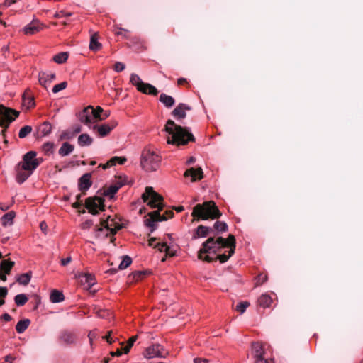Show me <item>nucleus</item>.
<instances>
[{
  "label": "nucleus",
  "instance_id": "f257e3e1",
  "mask_svg": "<svg viewBox=\"0 0 363 363\" xmlns=\"http://www.w3.org/2000/svg\"><path fill=\"white\" fill-rule=\"evenodd\" d=\"M235 249V238L233 235H229L227 239L210 237L202 244L198 258L207 262L219 259L224 263L234 254Z\"/></svg>",
  "mask_w": 363,
  "mask_h": 363
},
{
  "label": "nucleus",
  "instance_id": "f03ea898",
  "mask_svg": "<svg viewBox=\"0 0 363 363\" xmlns=\"http://www.w3.org/2000/svg\"><path fill=\"white\" fill-rule=\"evenodd\" d=\"M165 130L169 135L167 138L168 144L185 145L189 141H194L195 140L189 128H183L181 125H177L172 120L167 121L165 125Z\"/></svg>",
  "mask_w": 363,
  "mask_h": 363
},
{
  "label": "nucleus",
  "instance_id": "7ed1b4c3",
  "mask_svg": "<svg viewBox=\"0 0 363 363\" xmlns=\"http://www.w3.org/2000/svg\"><path fill=\"white\" fill-rule=\"evenodd\" d=\"M191 215L194 219L207 220L208 218H218L221 216V213L215 203L210 201L195 206Z\"/></svg>",
  "mask_w": 363,
  "mask_h": 363
},
{
  "label": "nucleus",
  "instance_id": "20e7f679",
  "mask_svg": "<svg viewBox=\"0 0 363 363\" xmlns=\"http://www.w3.org/2000/svg\"><path fill=\"white\" fill-rule=\"evenodd\" d=\"M161 156L150 147H145L140 156V165L145 172H155L160 166Z\"/></svg>",
  "mask_w": 363,
  "mask_h": 363
},
{
  "label": "nucleus",
  "instance_id": "39448f33",
  "mask_svg": "<svg viewBox=\"0 0 363 363\" xmlns=\"http://www.w3.org/2000/svg\"><path fill=\"white\" fill-rule=\"evenodd\" d=\"M36 155L35 151L28 152L23 155L22 161L18 164V166L26 171L33 172L43 161L42 158H37Z\"/></svg>",
  "mask_w": 363,
  "mask_h": 363
},
{
  "label": "nucleus",
  "instance_id": "423d86ee",
  "mask_svg": "<svg viewBox=\"0 0 363 363\" xmlns=\"http://www.w3.org/2000/svg\"><path fill=\"white\" fill-rule=\"evenodd\" d=\"M130 82L136 87L137 90L145 94L156 96L158 91L156 87L149 83H145L140 77L135 73H132L130 77Z\"/></svg>",
  "mask_w": 363,
  "mask_h": 363
},
{
  "label": "nucleus",
  "instance_id": "0eeeda50",
  "mask_svg": "<svg viewBox=\"0 0 363 363\" xmlns=\"http://www.w3.org/2000/svg\"><path fill=\"white\" fill-rule=\"evenodd\" d=\"M142 199L153 208L161 209L162 207V197L155 192L152 187H146L145 192L142 194Z\"/></svg>",
  "mask_w": 363,
  "mask_h": 363
},
{
  "label": "nucleus",
  "instance_id": "6e6552de",
  "mask_svg": "<svg viewBox=\"0 0 363 363\" xmlns=\"http://www.w3.org/2000/svg\"><path fill=\"white\" fill-rule=\"evenodd\" d=\"M78 118L80 122L88 126L90 129L99 121L98 113L95 112L94 108L91 106H88L79 112Z\"/></svg>",
  "mask_w": 363,
  "mask_h": 363
},
{
  "label": "nucleus",
  "instance_id": "1a4fd4ad",
  "mask_svg": "<svg viewBox=\"0 0 363 363\" xmlns=\"http://www.w3.org/2000/svg\"><path fill=\"white\" fill-rule=\"evenodd\" d=\"M18 115V111L0 105V126L7 128Z\"/></svg>",
  "mask_w": 363,
  "mask_h": 363
},
{
  "label": "nucleus",
  "instance_id": "9d476101",
  "mask_svg": "<svg viewBox=\"0 0 363 363\" xmlns=\"http://www.w3.org/2000/svg\"><path fill=\"white\" fill-rule=\"evenodd\" d=\"M252 354L255 359V363H274V359H266L264 346L260 342H253L252 344Z\"/></svg>",
  "mask_w": 363,
  "mask_h": 363
},
{
  "label": "nucleus",
  "instance_id": "9b49d317",
  "mask_svg": "<svg viewBox=\"0 0 363 363\" xmlns=\"http://www.w3.org/2000/svg\"><path fill=\"white\" fill-rule=\"evenodd\" d=\"M168 355V352L164 350L163 346L160 344H153L148 347L145 352L144 357L147 359L155 357L165 358Z\"/></svg>",
  "mask_w": 363,
  "mask_h": 363
},
{
  "label": "nucleus",
  "instance_id": "f8f14e48",
  "mask_svg": "<svg viewBox=\"0 0 363 363\" xmlns=\"http://www.w3.org/2000/svg\"><path fill=\"white\" fill-rule=\"evenodd\" d=\"M104 199L101 197L88 198L86 200V208L93 215L98 213L99 211H104Z\"/></svg>",
  "mask_w": 363,
  "mask_h": 363
},
{
  "label": "nucleus",
  "instance_id": "ddd939ff",
  "mask_svg": "<svg viewBox=\"0 0 363 363\" xmlns=\"http://www.w3.org/2000/svg\"><path fill=\"white\" fill-rule=\"evenodd\" d=\"M150 218L145 220L146 226L151 228V231H154L156 228V222L166 220L167 218L160 215L157 211H155L149 213Z\"/></svg>",
  "mask_w": 363,
  "mask_h": 363
},
{
  "label": "nucleus",
  "instance_id": "4468645a",
  "mask_svg": "<svg viewBox=\"0 0 363 363\" xmlns=\"http://www.w3.org/2000/svg\"><path fill=\"white\" fill-rule=\"evenodd\" d=\"M56 75L54 72L49 71H40L38 73V81L41 86L45 88L49 86L50 83L55 80Z\"/></svg>",
  "mask_w": 363,
  "mask_h": 363
},
{
  "label": "nucleus",
  "instance_id": "2eb2a0df",
  "mask_svg": "<svg viewBox=\"0 0 363 363\" xmlns=\"http://www.w3.org/2000/svg\"><path fill=\"white\" fill-rule=\"evenodd\" d=\"M59 340L65 344L72 345L76 342L77 336L74 332L65 330L60 333Z\"/></svg>",
  "mask_w": 363,
  "mask_h": 363
},
{
  "label": "nucleus",
  "instance_id": "dca6fc26",
  "mask_svg": "<svg viewBox=\"0 0 363 363\" xmlns=\"http://www.w3.org/2000/svg\"><path fill=\"white\" fill-rule=\"evenodd\" d=\"M191 109V107L188 105L180 103L179 105L173 110L172 114V116L177 120L184 119L186 116V111H189Z\"/></svg>",
  "mask_w": 363,
  "mask_h": 363
},
{
  "label": "nucleus",
  "instance_id": "f3484780",
  "mask_svg": "<svg viewBox=\"0 0 363 363\" xmlns=\"http://www.w3.org/2000/svg\"><path fill=\"white\" fill-rule=\"evenodd\" d=\"M184 177H191V182L200 180L203 178V170L201 167L197 169L190 168L185 172Z\"/></svg>",
  "mask_w": 363,
  "mask_h": 363
},
{
  "label": "nucleus",
  "instance_id": "a211bd4d",
  "mask_svg": "<svg viewBox=\"0 0 363 363\" xmlns=\"http://www.w3.org/2000/svg\"><path fill=\"white\" fill-rule=\"evenodd\" d=\"M91 174L86 173L82 175L79 180V189L81 191H87L91 186Z\"/></svg>",
  "mask_w": 363,
  "mask_h": 363
},
{
  "label": "nucleus",
  "instance_id": "6ab92c4d",
  "mask_svg": "<svg viewBox=\"0 0 363 363\" xmlns=\"http://www.w3.org/2000/svg\"><path fill=\"white\" fill-rule=\"evenodd\" d=\"M16 182L21 184L24 182H26L28 177L33 174L31 172L26 171L25 169H21L18 165L16 167Z\"/></svg>",
  "mask_w": 363,
  "mask_h": 363
},
{
  "label": "nucleus",
  "instance_id": "aec40b11",
  "mask_svg": "<svg viewBox=\"0 0 363 363\" xmlns=\"http://www.w3.org/2000/svg\"><path fill=\"white\" fill-rule=\"evenodd\" d=\"M81 282L86 284L88 289H90L95 284L94 275L90 273H84L79 275Z\"/></svg>",
  "mask_w": 363,
  "mask_h": 363
},
{
  "label": "nucleus",
  "instance_id": "412c9836",
  "mask_svg": "<svg viewBox=\"0 0 363 363\" xmlns=\"http://www.w3.org/2000/svg\"><path fill=\"white\" fill-rule=\"evenodd\" d=\"M122 186L123 184L120 182H116L113 184H111L104 190L103 195L106 197H108L109 199H112L114 197L115 194Z\"/></svg>",
  "mask_w": 363,
  "mask_h": 363
},
{
  "label": "nucleus",
  "instance_id": "4be33fe9",
  "mask_svg": "<svg viewBox=\"0 0 363 363\" xmlns=\"http://www.w3.org/2000/svg\"><path fill=\"white\" fill-rule=\"evenodd\" d=\"M211 231H212L211 228L204 225H199L197 227L193 234V239L205 238L209 234Z\"/></svg>",
  "mask_w": 363,
  "mask_h": 363
},
{
  "label": "nucleus",
  "instance_id": "5701e85b",
  "mask_svg": "<svg viewBox=\"0 0 363 363\" xmlns=\"http://www.w3.org/2000/svg\"><path fill=\"white\" fill-rule=\"evenodd\" d=\"M91 129L94 131H96L97 133V134L99 135V136L101 138L106 136L111 132L109 127H108L106 125H105V123L99 125H96V124L93 125V127L91 128Z\"/></svg>",
  "mask_w": 363,
  "mask_h": 363
},
{
  "label": "nucleus",
  "instance_id": "b1692460",
  "mask_svg": "<svg viewBox=\"0 0 363 363\" xmlns=\"http://www.w3.org/2000/svg\"><path fill=\"white\" fill-rule=\"evenodd\" d=\"M74 149V146L67 142L63 143L60 148L59 149L58 153L62 157H65L71 154Z\"/></svg>",
  "mask_w": 363,
  "mask_h": 363
},
{
  "label": "nucleus",
  "instance_id": "393cba45",
  "mask_svg": "<svg viewBox=\"0 0 363 363\" xmlns=\"http://www.w3.org/2000/svg\"><path fill=\"white\" fill-rule=\"evenodd\" d=\"M160 101L167 108H171L174 105V99L166 94H161L160 96Z\"/></svg>",
  "mask_w": 363,
  "mask_h": 363
},
{
  "label": "nucleus",
  "instance_id": "a878e982",
  "mask_svg": "<svg viewBox=\"0 0 363 363\" xmlns=\"http://www.w3.org/2000/svg\"><path fill=\"white\" fill-rule=\"evenodd\" d=\"M155 247H157L160 252H166L169 256L172 257L176 255V250L172 248L167 243H157Z\"/></svg>",
  "mask_w": 363,
  "mask_h": 363
},
{
  "label": "nucleus",
  "instance_id": "bb28decb",
  "mask_svg": "<svg viewBox=\"0 0 363 363\" xmlns=\"http://www.w3.org/2000/svg\"><path fill=\"white\" fill-rule=\"evenodd\" d=\"M93 143V138L86 133L81 134L78 137V144L81 147L89 146Z\"/></svg>",
  "mask_w": 363,
  "mask_h": 363
},
{
  "label": "nucleus",
  "instance_id": "cd10ccee",
  "mask_svg": "<svg viewBox=\"0 0 363 363\" xmlns=\"http://www.w3.org/2000/svg\"><path fill=\"white\" fill-rule=\"evenodd\" d=\"M98 35L96 33L91 35L89 43V49L92 51H97L101 49L102 45L98 40Z\"/></svg>",
  "mask_w": 363,
  "mask_h": 363
},
{
  "label": "nucleus",
  "instance_id": "c85d7f7f",
  "mask_svg": "<svg viewBox=\"0 0 363 363\" xmlns=\"http://www.w3.org/2000/svg\"><path fill=\"white\" fill-rule=\"evenodd\" d=\"M272 302V297L267 294L261 295L258 299V303L262 308L269 307Z\"/></svg>",
  "mask_w": 363,
  "mask_h": 363
},
{
  "label": "nucleus",
  "instance_id": "c756f323",
  "mask_svg": "<svg viewBox=\"0 0 363 363\" xmlns=\"http://www.w3.org/2000/svg\"><path fill=\"white\" fill-rule=\"evenodd\" d=\"M65 298L62 292L58 290H53L50 296V301L54 303L62 302Z\"/></svg>",
  "mask_w": 363,
  "mask_h": 363
},
{
  "label": "nucleus",
  "instance_id": "7c9ffc66",
  "mask_svg": "<svg viewBox=\"0 0 363 363\" xmlns=\"http://www.w3.org/2000/svg\"><path fill=\"white\" fill-rule=\"evenodd\" d=\"M30 320L29 319H23L19 320L16 325V330L18 333H23L29 326Z\"/></svg>",
  "mask_w": 363,
  "mask_h": 363
},
{
  "label": "nucleus",
  "instance_id": "2f4dec72",
  "mask_svg": "<svg viewBox=\"0 0 363 363\" xmlns=\"http://www.w3.org/2000/svg\"><path fill=\"white\" fill-rule=\"evenodd\" d=\"M13 265H14V262H13V261L8 260V259L2 260L1 262V264H0V268H1L0 271L4 272L5 274H9Z\"/></svg>",
  "mask_w": 363,
  "mask_h": 363
},
{
  "label": "nucleus",
  "instance_id": "473e14b6",
  "mask_svg": "<svg viewBox=\"0 0 363 363\" xmlns=\"http://www.w3.org/2000/svg\"><path fill=\"white\" fill-rule=\"evenodd\" d=\"M40 28L36 23H30L24 27L23 30L26 35H33L40 30Z\"/></svg>",
  "mask_w": 363,
  "mask_h": 363
},
{
  "label": "nucleus",
  "instance_id": "72a5a7b5",
  "mask_svg": "<svg viewBox=\"0 0 363 363\" xmlns=\"http://www.w3.org/2000/svg\"><path fill=\"white\" fill-rule=\"evenodd\" d=\"M15 217V213L13 211H10L4 214L1 220V223L4 226H6L8 225H11L13 223V220Z\"/></svg>",
  "mask_w": 363,
  "mask_h": 363
},
{
  "label": "nucleus",
  "instance_id": "f704fd0d",
  "mask_svg": "<svg viewBox=\"0 0 363 363\" xmlns=\"http://www.w3.org/2000/svg\"><path fill=\"white\" fill-rule=\"evenodd\" d=\"M14 301L17 306H23L28 301V297L24 294H17L14 297Z\"/></svg>",
  "mask_w": 363,
  "mask_h": 363
},
{
  "label": "nucleus",
  "instance_id": "c9c22d12",
  "mask_svg": "<svg viewBox=\"0 0 363 363\" xmlns=\"http://www.w3.org/2000/svg\"><path fill=\"white\" fill-rule=\"evenodd\" d=\"M67 52H62L55 55L53 57V60L57 64H62L67 61Z\"/></svg>",
  "mask_w": 363,
  "mask_h": 363
},
{
  "label": "nucleus",
  "instance_id": "e433bc0d",
  "mask_svg": "<svg viewBox=\"0 0 363 363\" xmlns=\"http://www.w3.org/2000/svg\"><path fill=\"white\" fill-rule=\"evenodd\" d=\"M31 279V275L29 273H24L21 274L17 279V281L22 285L26 286L28 284Z\"/></svg>",
  "mask_w": 363,
  "mask_h": 363
},
{
  "label": "nucleus",
  "instance_id": "4c0bfd02",
  "mask_svg": "<svg viewBox=\"0 0 363 363\" xmlns=\"http://www.w3.org/2000/svg\"><path fill=\"white\" fill-rule=\"evenodd\" d=\"M132 263V259L130 257L125 255L123 257L122 261L121 262L118 268L120 269H125L128 267Z\"/></svg>",
  "mask_w": 363,
  "mask_h": 363
},
{
  "label": "nucleus",
  "instance_id": "58836bf2",
  "mask_svg": "<svg viewBox=\"0 0 363 363\" xmlns=\"http://www.w3.org/2000/svg\"><path fill=\"white\" fill-rule=\"evenodd\" d=\"M52 132V125L48 122H44L40 127V133L43 136L49 135Z\"/></svg>",
  "mask_w": 363,
  "mask_h": 363
},
{
  "label": "nucleus",
  "instance_id": "ea45409f",
  "mask_svg": "<svg viewBox=\"0 0 363 363\" xmlns=\"http://www.w3.org/2000/svg\"><path fill=\"white\" fill-rule=\"evenodd\" d=\"M54 144L51 142L45 143L42 146V150L46 155H50L52 153Z\"/></svg>",
  "mask_w": 363,
  "mask_h": 363
},
{
  "label": "nucleus",
  "instance_id": "a19ab883",
  "mask_svg": "<svg viewBox=\"0 0 363 363\" xmlns=\"http://www.w3.org/2000/svg\"><path fill=\"white\" fill-rule=\"evenodd\" d=\"M32 131V127L30 125H25L22 127L18 133V137L20 138H24L28 135Z\"/></svg>",
  "mask_w": 363,
  "mask_h": 363
},
{
  "label": "nucleus",
  "instance_id": "79ce46f5",
  "mask_svg": "<svg viewBox=\"0 0 363 363\" xmlns=\"http://www.w3.org/2000/svg\"><path fill=\"white\" fill-rule=\"evenodd\" d=\"M213 228L218 232H225L228 230V225L225 222L216 221Z\"/></svg>",
  "mask_w": 363,
  "mask_h": 363
},
{
  "label": "nucleus",
  "instance_id": "37998d69",
  "mask_svg": "<svg viewBox=\"0 0 363 363\" xmlns=\"http://www.w3.org/2000/svg\"><path fill=\"white\" fill-rule=\"evenodd\" d=\"M127 161V159L124 157L114 156L108 160L111 164V166L116 165V163L123 164Z\"/></svg>",
  "mask_w": 363,
  "mask_h": 363
},
{
  "label": "nucleus",
  "instance_id": "c03bdc74",
  "mask_svg": "<svg viewBox=\"0 0 363 363\" xmlns=\"http://www.w3.org/2000/svg\"><path fill=\"white\" fill-rule=\"evenodd\" d=\"M250 306V303L247 301H242L239 303L236 306V310L239 311L241 314L244 313L246 311L247 308Z\"/></svg>",
  "mask_w": 363,
  "mask_h": 363
},
{
  "label": "nucleus",
  "instance_id": "a18cd8bd",
  "mask_svg": "<svg viewBox=\"0 0 363 363\" xmlns=\"http://www.w3.org/2000/svg\"><path fill=\"white\" fill-rule=\"evenodd\" d=\"M67 86V83L66 82H62L60 84H55L52 87V92L54 94L58 93L59 91L65 89Z\"/></svg>",
  "mask_w": 363,
  "mask_h": 363
},
{
  "label": "nucleus",
  "instance_id": "49530a36",
  "mask_svg": "<svg viewBox=\"0 0 363 363\" xmlns=\"http://www.w3.org/2000/svg\"><path fill=\"white\" fill-rule=\"evenodd\" d=\"M72 15V13L67 12L64 10H61L60 11L56 12L54 14V17L56 18H68L70 17Z\"/></svg>",
  "mask_w": 363,
  "mask_h": 363
},
{
  "label": "nucleus",
  "instance_id": "de8ad7c7",
  "mask_svg": "<svg viewBox=\"0 0 363 363\" xmlns=\"http://www.w3.org/2000/svg\"><path fill=\"white\" fill-rule=\"evenodd\" d=\"M267 280V275H264L263 274H260L257 277L256 280V286L261 285L263 283H264Z\"/></svg>",
  "mask_w": 363,
  "mask_h": 363
},
{
  "label": "nucleus",
  "instance_id": "09e8293b",
  "mask_svg": "<svg viewBox=\"0 0 363 363\" xmlns=\"http://www.w3.org/2000/svg\"><path fill=\"white\" fill-rule=\"evenodd\" d=\"M125 67V64L123 62H117L114 65V70L116 72H122L123 70H124Z\"/></svg>",
  "mask_w": 363,
  "mask_h": 363
},
{
  "label": "nucleus",
  "instance_id": "8fccbe9b",
  "mask_svg": "<svg viewBox=\"0 0 363 363\" xmlns=\"http://www.w3.org/2000/svg\"><path fill=\"white\" fill-rule=\"evenodd\" d=\"M23 103L24 104L27 105L28 108H30L35 106L34 99L33 98L26 99V97L23 96Z\"/></svg>",
  "mask_w": 363,
  "mask_h": 363
},
{
  "label": "nucleus",
  "instance_id": "3c124183",
  "mask_svg": "<svg viewBox=\"0 0 363 363\" xmlns=\"http://www.w3.org/2000/svg\"><path fill=\"white\" fill-rule=\"evenodd\" d=\"M106 230V232H108V228L105 226L104 228H103L102 227H97L96 228V237H100V236H102L103 235V232ZM107 235V233H106V235Z\"/></svg>",
  "mask_w": 363,
  "mask_h": 363
},
{
  "label": "nucleus",
  "instance_id": "603ef678",
  "mask_svg": "<svg viewBox=\"0 0 363 363\" xmlns=\"http://www.w3.org/2000/svg\"><path fill=\"white\" fill-rule=\"evenodd\" d=\"M93 225L94 223L91 220H86L82 224V229H89Z\"/></svg>",
  "mask_w": 363,
  "mask_h": 363
},
{
  "label": "nucleus",
  "instance_id": "864d4df0",
  "mask_svg": "<svg viewBox=\"0 0 363 363\" xmlns=\"http://www.w3.org/2000/svg\"><path fill=\"white\" fill-rule=\"evenodd\" d=\"M108 127L110 128V131H111L113 129H114L117 125L118 122L116 120H111L109 122L105 123Z\"/></svg>",
  "mask_w": 363,
  "mask_h": 363
},
{
  "label": "nucleus",
  "instance_id": "5fc2aeb1",
  "mask_svg": "<svg viewBox=\"0 0 363 363\" xmlns=\"http://www.w3.org/2000/svg\"><path fill=\"white\" fill-rule=\"evenodd\" d=\"M8 294V289L5 286H0V298H4Z\"/></svg>",
  "mask_w": 363,
  "mask_h": 363
},
{
  "label": "nucleus",
  "instance_id": "6e6d98bb",
  "mask_svg": "<svg viewBox=\"0 0 363 363\" xmlns=\"http://www.w3.org/2000/svg\"><path fill=\"white\" fill-rule=\"evenodd\" d=\"M72 261L71 257H67L66 258L61 259L60 263L62 266L67 265Z\"/></svg>",
  "mask_w": 363,
  "mask_h": 363
},
{
  "label": "nucleus",
  "instance_id": "4d7b16f0",
  "mask_svg": "<svg viewBox=\"0 0 363 363\" xmlns=\"http://www.w3.org/2000/svg\"><path fill=\"white\" fill-rule=\"evenodd\" d=\"M88 337L89 339V342H90L91 345H92V342H93L94 339H95L96 337V333L95 332H94V331H91L88 334Z\"/></svg>",
  "mask_w": 363,
  "mask_h": 363
},
{
  "label": "nucleus",
  "instance_id": "13d9d810",
  "mask_svg": "<svg viewBox=\"0 0 363 363\" xmlns=\"http://www.w3.org/2000/svg\"><path fill=\"white\" fill-rule=\"evenodd\" d=\"M80 197H81L80 195H77L76 196L77 201L73 203V207L74 208H77L80 207V206H81V202L79 201Z\"/></svg>",
  "mask_w": 363,
  "mask_h": 363
},
{
  "label": "nucleus",
  "instance_id": "bf43d9fd",
  "mask_svg": "<svg viewBox=\"0 0 363 363\" xmlns=\"http://www.w3.org/2000/svg\"><path fill=\"white\" fill-rule=\"evenodd\" d=\"M123 352L121 351V350L120 349H118L115 352H111V355L112 357H120L121 354H122Z\"/></svg>",
  "mask_w": 363,
  "mask_h": 363
},
{
  "label": "nucleus",
  "instance_id": "052dcab7",
  "mask_svg": "<svg viewBox=\"0 0 363 363\" xmlns=\"http://www.w3.org/2000/svg\"><path fill=\"white\" fill-rule=\"evenodd\" d=\"M145 274V273L144 272H137L135 275H134V277L138 280L140 279H142V277Z\"/></svg>",
  "mask_w": 363,
  "mask_h": 363
},
{
  "label": "nucleus",
  "instance_id": "680f3d73",
  "mask_svg": "<svg viewBox=\"0 0 363 363\" xmlns=\"http://www.w3.org/2000/svg\"><path fill=\"white\" fill-rule=\"evenodd\" d=\"M111 167V164L108 161L105 164H100L98 167H101L103 169H107Z\"/></svg>",
  "mask_w": 363,
  "mask_h": 363
},
{
  "label": "nucleus",
  "instance_id": "e2e57ef3",
  "mask_svg": "<svg viewBox=\"0 0 363 363\" xmlns=\"http://www.w3.org/2000/svg\"><path fill=\"white\" fill-rule=\"evenodd\" d=\"M194 363H209V362L206 359L195 358Z\"/></svg>",
  "mask_w": 363,
  "mask_h": 363
},
{
  "label": "nucleus",
  "instance_id": "0e129e2a",
  "mask_svg": "<svg viewBox=\"0 0 363 363\" xmlns=\"http://www.w3.org/2000/svg\"><path fill=\"white\" fill-rule=\"evenodd\" d=\"M136 340H137L136 335L131 337L128 341V345H129L130 346L132 347L133 345L134 342L136 341Z\"/></svg>",
  "mask_w": 363,
  "mask_h": 363
},
{
  "label": "nucleus",
  "instance_id": "69168bd1",
  "mask_svg": "<svg viewBox=\"0 0 363 363\" xmlns=\"http://www.w3.org/2000/svg\"><path fill=\"white\" fill-rule=\"evenodd\" d=\"M1 319L9 322L11 320V316L8 313H4L1 315Z\"/></svg>",
  "mask_w": 363,
  "mask_h": 363
},
{
  "label": "nucleus",
  "instance_id": "338daca9",
  "mask_svg": "<svg viewBox=\"0 0 363 363\" xmlns=\"http://www.w3.org/2000/svg\"><path fill=\"white\" fill-rule=\"evenodd\" d=\"M13 359H14L13 358L12 356L7 355V356L5 357V359H4V362L3 363H12V361Z\"/></svg>",
  "mask_w": 363,
  "mask_h": 363
},
{
  "label": "nucleus",
  "instance_id": "774afa93",
  "mask_svg": "<svg viewBox=\"0 0 363 363\" xmlns=\"http://www.w3.org/2000/svg\"><path fill=\"white\" fill-rule=\"evenodd\" d=\"M15 2H16V0H5L4 4L5 6L9 7V6H11L13 4H14Z\"/></svg>",
  "mask_w": 363,
  "mask_h": 363
}]
</instances>
